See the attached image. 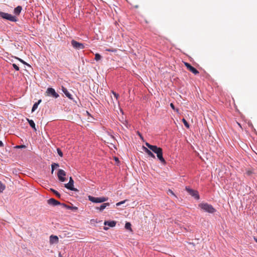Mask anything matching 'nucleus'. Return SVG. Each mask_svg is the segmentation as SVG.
Masks as SVG:
<instances>
[{"mask_svg": "<svg viewBox=\"0 0 257 257\" xmlns=\"http://www.w3.org/2000/svg\"><path fill=\"white\" fill-rule=\"evenodd\" d=\"M146 145L150 150L157 154L158 159L162 164H165L166 163L163 157V150L162 148L158 147L157 146L150 145L148 143H146Z\"/></svg>", "mask_w": 257, "mask_h": 257, "instance_id": "f257e3e1", "label": "nucleus"}, {"mask_svg": "<svg viewBox=\"0 0 257 257\" xmlns=\"http://www.w3.org/2000/svg\"><path fill=\"white\" fill-rule=\"evenodd\" d=\"M199 207L204 212L209 213H213L216 211V209L211 204L207 203H202L199 204Z\"/></svg>", "mask_w": 257, "mask_h": 257, "instance_id": "f03ea898", "label": "nucleus"}, {"mask_svg": "<svg viewBox=\"0 0 257 257\" xmlns=\"http://www.w3.org/2000/svg\"><path fill=\"white\" fill-rule=\"evenodd\" d=\"M0 17L6 19L7 20H9L11 22H17L18 21V19L16 17L10 14L6 13L3 12H0Z\"/></svg>", "mask_w": 257, "mask_h": 257, "instance_id": "7ed1b4c3", "label": "nucleus"}, {"mask_svg": "<svg viewBox=\"0 0 257 257\" xmlns=\"http://www.w3.org/2000/svg\"><path fill=\"white\" fill-rule=\"evenodd\" d=\"M88 199L89 201L94 203H102L107 201L108 198L105 197H94L91 196H88Z\"/></svg>", "mask_w": 257, "mask_h": 257, "instance_id": "20e7f679", "label": "nucleus"}, {"mask_svg": "<svg viewBox=\"0 0 257 257\" xmlns=\"http://www.w3.org/2000/svg\"><path fill=\"white\" fill-rule=\"evenodd\" d=\"M185 190L190 195L194 197L195 199H199V195L198 194V192L196 190L191 189L189 187H186Z\"/></svg>", "mask_w": 257, "mask_h": 257, "instance_id": "39448f33", "label": "nucleus"}, {"mask_svg": "<svg viewBox=\"0 0 257 257\" xmlns=\"http://www.w3.org/2000/svg\"><path fill=\"white\" fill-rule=\"evenodd\" d=\"M71 43L73 47L77 50L83 49L85 47L83 44L79 43L74 40H72Z\"/></svg>", "mask_w": 257, "mask_h": 257, "instance_id": "423d86ee", "label": "nucleus"}, {"mask_svg": "<svg viewBox=\"0 0 257 257\" xmlns=\"http://www.w3.org/2000/svg\"><path fill=\"white\" fill-rule=\"evenodd\" d=\"M46 92L48 96H50L55 98L59 96V94L56 92L55 89L51 87L48 88Z\"/></svg>", "mask_w": 257, "mask_h": 257, "instance_id": "0eeeda50", "label": "nucleus"}, {"mask_svg": "<svg viewBox=\"0 0 257 257\" xmlns=\"http://www.w3.org/2000/svg\"><path fill=\"white\" fill-rule=\"evenodd\" d=\"M57 176L59 180L61 182H63L65 181V176H66V173L64 170L59 169L57 173Z\"/></svg>", "mask_w": 257, "mask_h": 257, "instance_id": "6e6552de", "label": "nucleus"}, {"mask_svg": "<svg viewBox=\"0 0 257 257\" xmlns=\"http://www.w3.org/2000/svg\"><path fill=\"white\" fill-rule=\"evenodd\" d=\"M73 183H74V181H73L72 177H70L69 182L67 184H65L64 185V186L67 189H68L70 190L76 191L77 189L73 187Z\"/></svg>", "mask_w": 257, "mask_h": 257, "instance_id": "1a4fd4ad", "label": "nucleus"}, {"mask_svg": "<svg viewBox=\"0 0 257 257\" xmlns=\"http://www.w3.org/2000/svg\"><path fill=\"white\" fill-rule=\"evenodd\" d=\"M184 64L187 69L193 73L194 74L196 75L199 74V71L196 68L192 66L189 63L185 62Z\"/></svg>", "mask_w": 257, "mask_h": 257, "instance_id": "9d476101", "label": "nucleus"}, {"mask_svg": "<svg viewBox=\"0 0 257 257\" xmlns=\"http://www.w3.org/2000/svg\"><path fill=\"white\" fill-rule=\"evenodd\" d=\"M47 203L48 204L52 206H56L58 205H62V204L60 202L58 201L54 198H50L48 199L47 200Z\"/></svg>", "mask_w": 257, "mask_h": 257, "instance_id": "9b49d317", "label": "nucleus"}, {"mask_svg": "<svg viewBox=\"0 0 257 257\" xmlns=\"http://www.w3.org/2000/svg\"><path fill=\"white\" fill-rule=\"evenodd\" d=\"M59 238L57 236L51 235L50 236V243L51 244L56 243L58 242Z\"/></svg>", "mask_w": 257, "mask_h": 257, "instance_id": "f8f14e48", "label": "nucleus"}, {"mask_svg": "<svg viewBox=\"0 0 257 257\" xmlns=\"http://www.w3.org/2000/svg\"><path fill=\"white\" fill-rule=\"evenodd\" d=\"M62 90L65 95L70 99H72V95L68 92L67 89L64 86H62Z\"/></svg>", "mask_w": 257, "mask_h": 257, "instance_id": "ddd939ff", "label": "nucleus"}, {"mask_svg": "<svg viewBox=\"0 0 257 257\" xmlns=\"http://www.w3.org/2000/svg\"><path fill=\"white\" fill-rule=\"evenodd\" d=\"M143 150L148 154V155L153 158H155V156L154 154L152 152L151 150H150L148 148L143 147Z\"/></svg>", "mask_w": 257, "mask_h": 257, "instance_id": "4468645a", "label": "nucleus"}, {"mask_svg": "<svg viewBox=\"0 0 257 257\" xmlns=\"http://www.w3.org/2000/svg\"><path fill=\"white\" fill-rule=\"evenodd\" d=\"M110 204L109 203H104L100 205L99 207H96V209L99 210L100 211H103L107 206H109Z\"/></svg>", "mask_w": 257, "mask_h": 257, "instance_id": "2eb2a0df", "label": "nucleus"}, {"mask_svg": "<svg viewBox=\"0 0 257 257\" xmlns=\"http://www.w3.org/2000/svg\"><path fill=\"white\" fill-rule=\"evenodd\" d=\"M22 10V7L19 6L17 7L16 8H15L14 13L16 15L18 16L21 13Z\"/></svg>", "mask_w": 257, "mask_h": 257, "instance_id": "dca6fc26", "label": "nucleus"}, {"mask_svg": "<svg viewBox=\"0 0 257 257\" xmlns=\"http://www.w3.org/2000/svg\"><path fill=\"white\" fill-rule=\"evenodd\" d=\"M104 224L105 225H107L110 227H114L116 225V222L115 221H105Z\"/></svg>", "mask_w": 257, "mask_h": 257, "instance_id": "f3484780", "label": "nucleus"}, {"mask_svg": "<svg viewBox=\"0 0 257 257\" xmlns=\"http://www.w3.org/2000/svg\"><path fill=\"white\" fill-rule=\"evenodd\" d=\"M27 121H28L30 125L36 131V128L35 126V123L34 121L32 119H29V118H27Z\"/></svg>", "mask_w": 257, "mask_h": 257, "instance_id": "a211bd4d", "label": "nucleus"}, {"mask_svg": "<svg viewBox=\"0 0 257 257\" xmlns=\"http://www.w3.org/2000/svg\"><path fill=\"white\" fill-rule=\"evenodd\" d=\"M41 102V100L40 99L38 100L37 102H36L33 106L32 111L34 112L38 107V105L40 104V103Z\"/></svg>", "mask_w": 257, "mask_h": 257, "instance_id": "6ab92c4d", "label": "nucleus"}, {"mask_svg": "<svg viewBox=\"0 0 257 257\" xmlns=\"http://www.w3.org/2000/svg\"><path fill=\"white\" fill-rule=\"evenodd\" d=\"M59 166V164H57V163H53L52 165H51V168H52V170H51V173L52 174H53V172H54V171L55 169V168H57Z\"/></svg>", "mask_w": 257, "mask_h": 257, "instance_id": "aec40b11", "label": "nucleus"}, {"mask_svg": "<svg viewBox=\"0 0 257 257\" xmlns=\"http://www.w3.org/2000/svg\"><path fill=\"white\" fill-rule=\"evenodd\" d=\"M50 191L52 192H53L54 194H55L57 197H58V198H60L61 195H60V193L58 191H57L56 190H54V189H52V188L50 189Z\"/></svg>", "mask_w": 257, "mask_h": 257, "instance_id": "412c9836", "label": "nucleus"}, {"mask_svg": "<svg viewBox=\"0 0 257 257\" xmlns=\"http://www.w3.org/2000/svg\"><path fill=\"white\" fill-rule=\"evenodd\" d=\"M5 188V185L0 181V192H3Z\"/></svg>", "mask_w": 257, "mask_h": 257, "instance_id": "4be33fe9", "label": "nucleus"}, {"mask_svg": "<svg viewBox=\"0 0 257 257\" xmlns=\"http://www.w3.org/2000/svg\"><path fill=\"white\" fill-rule=\"evenodd\" d=\"M125 228L130 230H132L131 224L130 222H126L125 224Z\"/></svg>", "mask_w": 257, "mask_h": 257, "instance_id": "5701e85b", "label": "nucleus"}, {"mask_svg": "<svg viewBox=\"0 0 257 257\" xmlns=\"http://www.w3.org/2000/svg\"><path fill=\"white\" fill-rule=\"evenodd\" d=\"M101 58V56L100 54L96 53L95 55V60L96 61H99Z\"/></svg>", "mask_w": 257, "mask_h": 257, "instance_id": "b1692460", "label": "nucleus"}, {"mask_svg": "<svg viewBox=\"0 0 257 257\" xmlns=\"http://www.w3.org/2000/svg\"><path fill=\"white\" fill-rule=\"evenodd\" d=\"M62 206H63V207H66V208L67 209H76L77 208L76 207H71V206H67V205L65 204H62Z\"/></svg>", "mask_w": 257, "mask_h": 257, "instance_id": "393cba45", "label": "nucleus"}, {"mask_svg": "<svg viewBox=\"0 0 257 257\" xmlns=\"http://www.w3.org/2000/svg\"><path fill=\"white\" fill-rule=\"evenodd\" d=\"M182 121L186 127H187V128L189 127V124L185 118L182 119Z\"/></svg>", "mask_w": 257, "mask_h": 257, "instance_id": "a878e982", "label": "nucleus"}, {"mask_svg": "<svg viewBox=\"0 0 257 257\" xmlns=\"http://www.w3.org/2000/svg\"><path fill=\"white\" fill-rule=\"evenodd\" d=\"M57 153L58 154V155L60 156V157H62L63 156V153L61 151V150L59 149V148H58L57 149Z\"/></svg>", "mask_w": 257, "mask_h": 257, "instance_id": "bb28decb", "label": "nucleus"}, {"mask_svg": "<svg viewBox=\"0 0 257 257\" xmlns=\"http://www.w3.org/2000/svg\"><path fill=\"white\" fill-rule=\"evenodd\" d=\"M170 106L171 107V108H172L173 109H174V110H176V111L177 112H179V109H175V106H174V105L172 103H171L170 104Z\"/></svg>", "mask_w": 257, "mask_h": 257, "instance_id": "cd10ccee", "label": "nucleus"}, {"mask_svg": "<svg viewBox=\"0 0 257 257\" xmlns=\"http://www.w3.org/2000/svg\"><path fill=\"white\" fill-rule=\"evenodd\" d=\"M13 66L16 70H17V71L19 70V67L16 64H13Z\"/></svg>", "mask_w": 257, "mask_h": 257, "instance_id": "c85d7f7f", "label": "nucleus"}, {"mask_svg": "<svg viewBox=\"0 0 257 257\" xmlns=\"http://www.w3.org/2000/svg\"><path fill=\"white\" fill-rule=\"evenodd\" d=\"M168 194H170L172 195H174V196L176 197V195H175V194L174 193V192H173L172 190H170V189H169L168 191Z\"/></svg>", "mask_w": 257, "mask_h": 257, "instance_id": "c756f323", "label": "nucleus"}, {"mask_svg": "<svg viewBox=\"0 0 257 257\" xmlns=\"http://www.w3.org/2000/svg\"><path fill=\"white\" fill-rule=\"evenodd\" d=\"M137 134L140 137L141 139H142V140H144L143 136L142 135V134L139 132H137Z\"/></svg>", "mask_w": 257, "mask_h": 257, "instance_id": "7c9ffc66", "label": "nucleus"}, {"mask_svg": "<svg viewBox=\"0 0 257 257\" xmlns=\"http://www.w3.org/2000/svg\"><path fill=\"white\" fill-rule=\"evenodd\" d=\"M125 200H124V201H120L119 202H118L116 204V206H119L121 204L124 203L125 202Z\"/></svg>", "mask_w": 257, "mask_h": 257, "instance_id": "2f4dec72", "label": "nucleus"}, {"mask_svg": "<svg viewBox=\"0 0 257 257\" xmlns=\"http://www.w3.org/2000/svg\"><path fill=\"white\" fill-rule=\"evenodd\" d=\"M16 148H25L26 146L25 145H20V146H17L16 147Z\"/></svg>", "mask_w": 257, "mask_h": 257, "instance_id": "473e14b6", "label": "nucleus"}, {"mask_svg": "<svg viewBox=\"0 0 257 257\" xmlns=\"http://www.w3.org/2000/svg\"><path fill=\"white\" fill-rule=\"evenodd\" d=\"M112 93L114 95V96L117 99L118 97L119 96V95L117 93H116L115 92H114V91H112Z\"/></svg>", "mask_w": 257, "mask_h": 257, "instance_id": "72a5a7b5", "label": "nucleus"}, {"mask_svg": "<svg viewBox=\"0 0 257 257\" xmlns=\"http://www.w3.org/2000/svg\"><path fill=\"white\" fill-rule=\"evenodd\" d=\"M106 51H109V52H116V50L115 49H106Z\"/></svg>", "mask_w": 257, "mask_h": 257, "instance_id": "f704fd0d", "label": "nucleus"}, {"mask_svg": "<svg viewBox=\"0 0 257 257\" xmlns=\"http://www.w3.org/2000/svg\"><path fill=\"white\" fill-rule=\"evenodd\" d=\"M3 146H4L3 143L2 142V141H0V147H3Z\"/></svg>", "mask_w": 257, "mask_h": 257, "instance_id": "c9c22d12", "label": "nucleus"}, {"mask_svg": "<svg viewBox=\"0 0 257 257\" xmlns=\"http://www.w3.org/2000/svg\"><path fill=\"white\" fill-rule=\"evenodd\" d=\"M19 60L21 62H22L23 63H24V64L25 63V62L23 60H22V59H19Z\"/></svg>", "mask_w": 257, "mask_h": 257, "instance_id": "e433bc0d", "label": "nucleus"}, {"mask_svg": "<svg viewBox=\"0 0 257 257\" xmlns=\"http://www.w3.org/2000/svg\"><path fill=\"white\" fill-rule=\"evenodd\" d=\"M253 239H254V241H255L256 242H257V238H256V237H253Z\"/></svg>", "mask_w": 257, "mask_h": 257, "instance_id": "4c0bfd02", "label": "nucleus"}, {"mask_svg": "<svg viewBox=\"0 0 257 257\" xmlns=\"http://www.w3.org/2000/svg\"><path fill=\"white\" fill-rule=\"evenodd\" d=\"M104 229L105 230H107L108 228H107V227H104Z\"/></svg>", "mask_w": 257, "mask_h": 257, "instance_id": "58836bf2", "label": "nucleus"}, {"mask_svg": "<svg viewBox=\"0 0 257 257\" xmlns=\"http://www.w3.org/2000/svg\"><path fill=\"white\" fill-rule=\"evenodd\" d=\"M115 161H118V159L117 158H115Z\"/></svg>", "mask_w": 257, "mask_h": 257, "instance_id": "ea45409f", "label": "nucleus"}]
</instances>
